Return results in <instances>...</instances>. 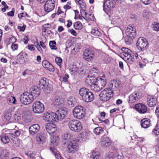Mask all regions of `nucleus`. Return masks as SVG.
Listing matches in <instances>:
<instances>
[{
	"label": "nucleus",
	"mask_w": 159,
	"mask_h": 159,
	"mask_svg": "<svg viewBox=\"0 0 159 159\" xmlns=\"http://www.w3.org/2000/svg\"><path fill=\"white\" fill-rule=\"evenodd\" d=\"M72 136L70 133L66 132L63 136V138L66 141L65 144L67 146V150L69 152L73 153L77 149L78 146V141L76 140H72Z\"/></svg>",
	"instance_id": "obj_1"
},
{
	"label": "nucleus",
	"mask_w": 159,
	"mask_h": 159,
	"mask_svg": "<svg viewBox=\"0 0 159 159\" xmlns=\"http://www.w3.org/2000/svg\"><path fill=\"white\" fill-rule=\"evenodd\" d=\"M120 57L129 64H131L134 61V58L132 56L133 52L129 48L125 47L121 48Z\"/></svg>",
	"instance_id": "obj_2"
},
{
	"label": "nucleus",
	"mask_w": 159,
	"mask_h": 159,
	"mask_svg": "<svg viewBox=\"0 0 159 159\" xmlns=\"http://www.w3.org/2000/svg\"><path fill=\"white\" fill-rule=\"evenodd\" d=\"M80 96L82 100L86 102H90L92 101L94 98L93 94L86 88L80 89Z\"/></svg>",
	"instance_id": "obj_3"
},
{
	"label": "nucleus",
	"mask_w": 159,
	"mask_h": 159,
	"mask_svg": "<svg viewBox=\"0 0 159 159\" xmlns=\"http://www.w3.org/2000/svg\"><path fill=\"white\" fill-rule=\"evenodd\" d=\"M98 72V71L96 68H93L89 71L87 76L86 78L85 82L88 85H91L96 82L97 78L96 75Z\"/></svg>",
	"instance_id": "obj_4"
},
{
	"label": "nucleus",
	"mask_w": 159,
	"mask_h": 159,
	"mask_svg": "<svg viewBox=\"0 0 159 159\" xmlns=\"http://www.w3.org/2000/svg\"><path fill=\"white\" fill-rule=\"evenodd\" d=\"M113 96V92L110 88H106L102 90L99 95L100 100L106 102L109 100Z\"/></svg>",
	"instance_id": "obj_5"
},
{
	"label": "nucleus",
	"mask_w": 159,
	"mask_h": 159,
	"mask_svg": "<svg viewBox=\"0 0 159 159\" xmlns=\"http://www.w3.org/2000/svg\"><path fill=\"white\" fill-rule=\"evenodd\" d=\"M34 98L30 93L25 92L20 96V100L22 104L27 105L31 103Z\"/></svg>",
	"instance_id": "obj_6"
},
{
	"label": "nucleus",
	"mask_w": 159,
	"mask_h": 159,
	"mask_svg": "<svg viewBox=\"0 0 159 159\" xmlns=\"http://www.w3.org/2000/svg\"><path fill=\"white\" fill-rule=\"evenodd\" d=\"M126 39H128V40H126L125 42L126 44H128V42H130L132 39L136 36L135 29L131 25H128L126 30Z\"/></svg>",
	"instance_id": "obj_7"
},
{
	"label": "nucleus",
	"mask_w": 159,
	"mask_h": 159,
	"mask_svg": "<svg viewBox=\"0 0 159 159\" xmlns=\"http://www.w3.org/2000/svg\"><path fill=\"white\" fill-rule=\"evenodd\" d=\"M32 110L35 113H42L44 110V105L39 101L35 102L32 106Z\"/></svg>",
	"instance_id": "obj_8"
},
{
	"label": "nucleus",
	"mask_w": 159,
	"mask_h": 159,
	"mask_svg": "<svg viewBox=\"0 0 159 159\" xmlns=\"http://www.w3.org/2000/svg\"><path fill=\"white\" fill-rule=\"evenodd\" d=\"M148 43L147 40L144 38H139L137 41V46L140 51H143L146 49L148 47Z\"/></svg>",
	"instance_id": "obj_9"
},
{
	"label": "nucleus",
	"mask_w": 159,
	"mask_h": 159,
	"mask_svg": "<svg viewBox=\"0 0 159 159\" xmlns=\"http://www.w3.org/2000/svg\"><path fill=\"white\" fill-rule=\"evenodd\" d=\"M115 6L114 0H106L103 5V10L107 14L110 12Z\"/></svg>",
	"instance_id": "obj_10"
},
{
	"label": "nucleus",
	"mask_w": 159,
	"mask_h": 159,
	"mask_svg": "<svg viewBox=\"0 0 159 159\" xmlns=\"http://www.w3.org/2000/svg\"><path fill=\"white\" fill-rule=\"evenodd\" d=\"M56 0H47L44 7V10L46 13L53 11L55 6Z\"/></svg>",
	"instance_id": "obj_11"
},
{
	"label": "nucleus",
	"mask_w": 159,
	"mask_h": 159,
	"mask_svg": "<svg viewBox=\"0 0 159 159\" xmlns=\"http://www.w3.org/2000/svg\"><path fill=\"white\" fill-rule=\"evenodd\" d=\"M80 120H74L70 121L69 123V126L70 129L72 131L75 132L79 131Z\"/></svg>",
	"instance_id": "obj_12"
},
{
	"label": "nucleus",
	"mask_w": 159,
	"mask_h": 159,
	"mask_svg": "<svg viewBox=\"0 0 159 159\" xmlns=\"http://www.w3.org/2000/svg\"><path fill=\"white\" fill-rule=\"evenodd\" d=\"M94 57V52L88 48L85 49L83 52V57L85 60L89 61Z\"/></svg>",
	"instance_id": "obj_13"
},
{
	"label": "nucleus",
	"mask_w": 159,
	"mask_h": 159,
	"mask_svg": "<svg viewBox=\"0 0 159 159\" xmlns=\"http://www.w3.org/2000/svg\"><path fill=\"white\" fill-rule=\"evenodd\" d=\"M39 84L42 86L43 89H46L48 90H51L52 89V86L48 84V80L46 78L43 77L39 81Z\"/></svg>",
	"instance_id": "obj_14"
},
{
	"label": "nucleus",
	"mask_w": 159,
	"mask_h": 159,
	"mask_svg": "<svg viewBox=\"0 0 159 159\" xmlns=\"http://www.w3.org/2000/svg\"><path fill=\"white\" fill-rule=\"evenodd\" d=\"M55 113L56 114V117H55V121L57 122L59 120L61 121L65 118L66 112L64 110L60 109L57 110Z\"/></svg>",
	"instance_id": "obj_15"
},
{
	"label": "nucleus",
	"mask_w": 159,
	"mask_h": 159,
	"mask_svg": "<svg viewBox=\"0 0 159 159\" xmlns=\"http://www.w3.org/2000/svg\"><path fill=\"white\" fill-rule=\"evenodd\" d=\"M55 117H56V114L55 113L53 112H46L44 114L43 118L46 121L53 122L55 121Z\"/></svg>",
	"instance_id": "obj_16"
},
{
	"label": "nucleus",
	"mask_w": 159,
	"mask_h": 159,
	"mask_svg": "<svg viewBox=\"0 0 159 159\" xmlns=\"http://www.w3.org/2000/svg\"><path fill=\"white\" fill-rule=\"evenodd\" d=\"M53 103L57 107H62L65 105V100L61 97L56 96L54 98Z\"/></svg>",
	"instance_id": "obj_17"
},
{
	"label": "nucleus",
	"mask_w": 159,
	"mask_h": 159,
	"mask_svg": "<svg viewBox=\"0 0 159 159\" xmlns=\"http://www.w3.org/2000/svg\"><path fill=\"white\" fill-rule=\"evenodd\" d=\"M157 102V97L156 96H148L147 98L148 105L151 107L156 106Z\"/></svg>",
	"instance_id": "obj_18"
},
{
	"label": "nucleus",
	"mask_w": 159,
	"mask_h": 159,
	"mask_svg": "<svg viewBox=\"0 0 159 159\" xmlns=\"http://www.w3.org/2000/svg\"><path fill=\"white\" fill-rule=\"evenodd\" d=\"M134 109L138 112L142 114L145 113L147 110L146 106L142 103H138L135 105Z\"/></svg>",
	"instance_id": "obj_19"
},
{
	"label": "nucleus",
	"mask_w": 159,
	"mask_h": 159,
	"mask_svg": "<svg viewBox=\"0 0 159 159\" xmlns=\"http://www.w3.org/2000/svg\"><path fill=\"white\" fill-rule=\"evenodd\" d=\"M111 24H113L114 26H118L120 24L121 21L120 18L119 16L116 14H114L111 18Z\"/></svg>",
	"instance_id": "obj_20"
},
{
	"label": "nucleus",
	"mask_w": 159,
	"mask_h": 159,
	"mask_svg": "<svg viewBox=\"0 0 159 159\" xmlns=\"http://www.w3.org/2000/svg\"><path fill=\"white\" fill-rule=\"evenodd\" d=\"M30 94L32 95L33 98L34 97H37L39 96L41 92V89L40 87L37 86H34L31 87L30 89Z\"/></svg>",
	"instance_id": "obj_21"
},
{
	"label": "nucleus",
	"mask_w": 159,
	"mask_h": 159,
	"mask_svg": "<svg viewBox=\"0 0 159 159\" xmlns=\"http://www.w3.org/2000/svg\"><path fill=\"white\" fill-rule=\"evenodd\" d=\"M47 131L50 134L55 132L57 130L56 125L52 123H48L46 126Z\"/></svg>",
	"instance_id": "obj_22"
},
{
	"label": "nucleus",
	"mask_w": 159,
	"mask_h": 159,
	"mask_svg": "<svg viewBox=\"0 0 159 159\" xmlns=\"http://www.w3.org/2000/svg\"><path fill=\"white\" fill-rule=\"evenodd\" d=\"M43 67L50 72H53L54 69L53 66L47 60H43L42 62Z\"/></svg>",
	"instance_id": "obj_23"
},
{
	"label": "nucleus",
	"mask_w": 159,
	"mask_h": 159,
	"mask_svg": "<svg viewBox=\"0 0 159 159\" xmlns=\"http://www.w3.org/2000/svg\"><path fill=\"white\" fill-rule=\"evenodd\" d=\"M141 96L137 93H134L130 94L129 96V102L133 103L135 102L140 98Z\"/></svg>",
	"instance_id": "obj_24"
},
{
	"label": "nucleus",
	"mask_w": 159,
	"mask_h": 159,
	"mask_svg": "<svg viewBox=\"0 0 159 159\" xmlns=\"http://www.w3.org/2000/svg\"><path fill=\"white\" fill-rule=\"evenodd\" d=\"M100 143L102 147L106 148L111 145V142L108 138L105 137L101 139Z\"/></svg>",
	"instance_id": "obj_25"
},
{
	"label": "nucleus",
	"mask_w": 159,
	"mask_h": 159,
	"mask_svg": "<svg viewBox=\"0 0 159 159\" xmlns=\"http://www.w3.org/2000/svg\"><path fill=\"white\" fill-rule=\"evenodd\" d=\"M40 129L39 125L35 124L31 126L29 129V132L30 134L32 135L38 133Z\"/></svg>",
	"instance_id": "obj_26"
},
{
	"label": "nucleus",
	"mask_w": 159,
	"mask_h": 159,
	"mask_svg": "<svg viewBox=\"0 0 159 159\" xmlns=\"http://www.w3.org/2000/svg\"><path fill=\"white\" fill-rule=\"evenodd\" d=\"M141 125L142 127L147 128L151 125V121L149 119L143 118L141 120Z\"/></svg>",
	"instance_id": "obj_27"
},
{
	"label": "nucleus",
	"mask_w": 159,
	"mask_h": 159,
	"mask_svg": "<svg viewBox=\"0 0 159 159\" xmlns=\"http://www.w3.org/2000/svg\"><path fill=\"white\" fill-rule=\"evenodd\" d=\"M45 136L43 133L38 134L36 137L37 142L39 144H43L45 142Z\"/></svg>",
	"instance_id": "obj_28"
},
{
	"label": "nucleus",
	"mask_w": 159,
	"mask_h": 159,
	"mask_svg": "<svg viewBox=\"0 0 159 159\" xmlns=\"http://www.w3.org/2000/svg\"><path fill=\"white\" fill-rule=\"evenodd\" d=\"M25 52H21L17 56V61H19L20 64L24 63L25 61Z\"/></svg>",
	"instance_id": "obj_29"
},
{
	"label": "nucleus",
	"mask_w": 159,
	"mask_h": 159,
	"mask_svg": "<svg viewBox=\"0 0 159 159\" xmlns=\"http://www.w3.org/2000/svg\"><path fill=\"white\" fill-rule=\"evenodd\" d=\"M120 84L119 81L115 80H111L109 84V86L110 88L115 89L118 88Z\"/></svg>",
	"instance_id": "obj_30"
},
{
	"label": "nucleus",
	"mask_w": 159,
	"mask_h": 159,
	"mask_svg": "<svg viewBox=\"0 0 159 159\" xmlns=\"http://www.w3.org/2000/svg\"><path fill=\"white\" fill-rule=\"evenodd\" d=\"M84 16L82 15V17L84 18L85 22H87L88 20L93 21L94 20V17L93 15L91 14H87L85 13V14Z\"/></svg>",
	"instance_id": "obj_31"
},
{
	"label": "nucleus",
	"mask_w": 159,
	"mask_h": 159,
	"mask_svg": "<svg viewBox=\"0 0 159 159\" xmlns=\"http://www.w3.org/2000/svg\"><path fill=\"white\" fill-rule=\"evenodd\" d=\"M12 110L11 108L7 109L4 112V117L7 120H10L12 116Z\"/></svg>",
	"instance_id": "obj_32"
},
{
	"label": "nucleus",
	"mask_w": 159,
	"mask_h": 159,
	"mask_svg": "<svg viewBox=\"0 0 159 159\" xmlns=\"http://www.w3.org/2000/svg\"><path fill=\"white\" fill-rule=\"evenodd\" d=\"M96 82L102 89L105 86L107 83V81L105 79L99 78L97 79Z\"/></svg>",
	"instance_id": "obj_33"
},
{
	"label": "nucleus",
	"mask_w": 159,
	"mask_h": 159,
	"mask_svg": "<svg viewBox=\"0 0 159 159\" xmlns=\"http://www.w3.org/2000/svg\"><path fill=\"white\" fill-rule=\"evenodd\" d=\"M58 138L57 136H52L51 137V145H53L54 146H57L58 145Z\"/></svg>",
	"instance_id": "obj_34"
},
{
	"label": "nucleus",
	"mask_w": 159,
	"mask_h": 159,
	"mask_svg": "<svg viewBox=\"0 0 159 159\" xmlns=\"http://www.w3.org/2000/svg\"><path fill=\"white\" fill-rule=\"evenodd\" d=\"M90 88L92 90L95 92L99 91L102 89L96 82L91 84L90 86Z\"/></svg>",
	"instance_id": "obj_35"
},
{
	"label": "nucleus",
	"mask_w": 159,
	"mask_h": 159,
	"mask_svg": "<svg viewBox=\"0 0 159 159\" xmlns=\"http://www.w3.org/2000/svg\"><path fill=\"white\" fill-rule=\"evenodd\" d=\"M86 5L85 3L83 2L82 1H81V0H80V8H82V9L80 10V13L81 16L83 15V16H85V13H86L85 11L86 9Z\"/></svg>",
	"instance_id": "obj_36"
},
{
	"label": "nucleus",
	"mask_w": 159,
	"mask_h": 159,
	"mask_svg": "<svg viewBox=\"0 0 159 159\" xmlns=\"http://www.w3.org/2000/svg\"><path fill=\"white\" fill-rule=\"evenodd\" d=\"M73 115L74 116L78 119H79L80 117V107L78 106H76L73 111Z\"/></svg>",
	"instance_id": "obj_37"
},
{
	"label": "nucleus",
	"mask_w": 159,
	"mask_h": 159,
	"mask_svg": "<svg viewBox=\"0 0 159 159\" xmlns=\"http://www.w3.org/2000/svg\"><path fill=\"white\" fill-rule=\"evenodd\" d=\"M1 137L2 141L3 143L6 144L9 142L10 139L8 135L2 134L1 136Z\"/></svg>",
	"instance_id": "obj_38"
},
{
	"label": "nucleus",
	"mask_w": 159,
	"mask_h": 159,
	"mask_svg": "<svg viewBox=\"0 0 159 159\" xmlns=\"http://www.w3.org/2000/svg\"><path fill=\"white\" fill-rule=\"evenodd\" d=\"M100 153L98 152L93 151L90 154V159H99Z\"/></svg>",
	"instance_id": "obj_39"
},
{
	"label": "nucleus",
	"mask_w": 159,
	"mask_h": 159,
	"mask_svg": "<svg viewBox=\"0 0 159 159\" xmlns=\"http://www.w3.org/2000/svg\"><path fill=\"white\" fill-rule=\"evenodd\" d=\"M116 156L114 152H109L106 154L105 159H113Z\"/></svg>",
	"instance_id": "obj_40"
},
{
	"label": "nucleus",
	"mask_w": 159,
	"mask_h": 159,
	"mask_svg": "<svg viewBox=\"0 0 159 159\" xmlns=\"http://www.w3.org/2000/svg\"><path fill=\"white\" fill-rule=\"evenodd\" d=\"M75 99L73 97H70L67 99V103L71 107H73L74 105Z\"/></svg>",
	"instance_id": "obj_41"
},
{
	"label": "nucleus",
	"mask_w": 159,
	"mask_h": 159,
	"mask_svg": "<svg viewBox=\"0 0 159 159\" xmlns=\"http://www.w3.org/2000/svg\"><path fill=\"white\" fill-rule=\"evenodd\" d=\"M7 101L8 103L12 104H15L16 99L15 98L12 96H8L7 98Z\"/></svg>",
	"instance_id": "obj_42"
},
{
	"label": "nucleus",
	"mask_w": 159,
	"mask_h": 159,
	"mask_svg": "<svg viewBox=\"0 0 159 159\" xmlns=\"http://www.w3.org/2000/svg\"><path fill=\"white\" fill-rule=\"evenodd\" d=\"M152 28L154 31H159V23L156 22H154L152 24Z\"/></svg>",
	"instance_id": "obj_43"
},
{
	"label": "nucleus",
	"mask_w": 159,
	"mask_h": 159,
	"mask_svg": "<svg viewBox=\"0 0 159 159\" xmlns=\"http://www.w3.org/2000/svg\"><path fill=\"white\" fill-rule=\"evenodd\" d=\"M91 33L93 35L97 36H99L101 34L100 31L96 27L92 29Z\"/></svg>",
	"instance_id": "obj_44"
},
{
	"label": "nucleus",
	"mask_w": 159,
	"mask_h": 159,
	"mask_svg": "<svg viewBox=\"0 0 159 159\" xmlns=\"http://www.w3.org/2000/svg\"><path fill=\"white\" fill-rule=\"evenodd\" d=\"M8 156V152L6 149H3L2 151L0 154V157L1 158L3 159Z\"/></svg>",
	"instance_id": "obj_45"
},
{
	"label": "nucleus",
	"mask_w": 159,
	"mask_h": 159,
	"mask_svg": "<svg viewBox=\"0 0 159 159\" xmlns=\"http://www.w3.org/2000/svg\"><path fill=\"white\" fill-rule=\"evenodd\" d=\"M86 114V111L83 107L80 106V119L84 118Z\"/></svg>",
	"instance_id": "obj_46"
},
{
	"label": "nucleus",
	"mask_w": 159,
	"mask_h": 159,
	"mask_svg": "<svg viewBox=\"0 0 159 159\" xmlns=\"http://www.w3.org/2000/svg\"><path fill=\"white\" fill-rule=\"evenodd\" d=\"M71 71L72 72V73L75 74L77 73L79 70V68H77L76 65H72L70 66L69 68Z\"/></svg>",
	"instance_id": "obj_47"
},
{
	"label": "nucleus",
	"mask_w": 159,
	"mask_h": 159,
	"mask_svg": "<svg viewBox=\"0 0 159 159\" xmlns=\"http://www.w3.org/2000/svg\"><path fill=\"white\" fill-rule=\"evenodd\" d=\"M49 46L52 50H56L57 48L56 46V43L54 41H50L49 43Z\"/></svg>",
	"instance_id": "obj_48"
},
{
	"label": "nucleus",
	"mask_w": 159,
	"mask_h": 159,
	"mask_svg": "<svg viewBox=\"0 0 159 159\" xmlns=\"http://www.w3.org/2000/svg\"><path fill=\"white\" fill-rule=\"evenodd\" d=\"M103 130L100 127L96 128L93 130L94 133L96 135H98L103 132Z\"/></svg>",
	"instance_id": "obj_49"
},
{
	"label": "nucleus",
	"mask_w": 159,
	"mask_h": 159,
	"mask_svg": "<svg viewBox=\"0 0 159 159\" xmlns=\"http://www.w3.org/2000/svg\"><path fill=\"white\" fill-rule=\"evenodd\" d=\"M55 61L57 64L59 66V67L61 68L62 61V59L60 57H56L55 58Z\"/></svg>",
	"instance_id": "obj_50"
},
{
	"label": "nucleus",
	"mask_w": 159,
	"mask_h": 159,
	"mask_svg": "<svg viewBox=\"0 0 159 159\" xmlns=\"http://www.w3.org/2000/svg\"><path fill=\"white\" fill-rule=\"evenodd\" d=\"M153 135L157 136L159 135V125H157L155 128L152 130Z\"/></svg>",
	"instance_id": "obj_51"
},
{
	"label": "nucleus",
	"mask_w": 159,
	"mask_h": 159,
	"mask_svg": "<svg viewBox=\"0 0 159 159\" xmlns=\"http://www.w3.org/2000/svg\"><path fill=\"white\" fill-rule=\"evenodd\" d=\"M88 135V133L85 132H83L80 134L81 138H82V140L84 141L85 140V139L87 138Z\"/></svg>",
	"instance_id": "obj_52"
},
{
	"label": "nucleus",
	"mask_w": 159,
	"mask_h": 159,
	"mask_svg": "<svg viewBox=\"0 0 159 159\" xmlns=\"http://www.w3.org/2000/svg\"><path fill=\"white\" fill-rule=\"evenodd\" d=\"M25 154L27 157H29L32 159L34 158V157L35 156V154L34 153L30 151L28 153H26Z\"/></svg>",
	"instance_id": "obj_53"
},
{
	"label": "nucleus",
	"mask_w": 159,
	"mask_h": 159,
	"mask_svg": "<svg viewBox=\"0 0 159 159\" xmlns=\"http://www.w3.org/2000/svg\"><path fill=\"white\" fill-rule=\"evenodd\" d=\"M26 16L28 17L29 16L26 13H21L18 15V17L20 19L21 18L23 17H26Z\"/></svg>",
	"instance_id": "obj_54"
},
{
	"label": "nucleus",
	"mask_w": 159,
	"mask_h": 159,
	"mask_svg": "<svg viewBox=\"0 0 159 159\" xmlns=\"http://www.w3.org/2000/svg\"><path fill=\"white\" fill-rule=\"evenodd\" d=\"M18 45L16 43H13L11 46V48L12 49V50L15 51L16 50H17L18 49Z\"/></svg>",
	"instance_id": "obj_55"
},
{
	"label": "nucleus",
	"mask_w": 159,
	"mask_h": 159,
	"mask_svg": "<svg viewBox=\"0 0 159 159\" xmlns=\"http://www.w3.org/2000/svg\"><path fill=\"white\" fill-rule=\"evenodd\" d=\"M15 9L14 8L12 9L11 11L7 13V15L13 17L14 16L15 13Z\"/></svg>",
	"instance_id": "obj_56"
},
{
	"label": "nucleus",
	"mask_w": 159,
	"mask_h": 159,
	"mask_svg": "<svg viewBox=\"0 0 159 159\" xmlns=\"http://www.w3.org/2000/svg\"><path fill=\"white\" fill-rule=\"evenodd\" d=\"M50 150L51 152L55 155L56 153H58L59 152L57 151L56 148H53L52 147H51L50 148Z\"/></svg>",
	"instance_id": "obj_57"
},
{
	"label": "nucleus",
	"mask_w": 159,
	"mask_h": 159,
	"mask_svg": "<svg viewBox=\"0 0 159 159\" xmlns=\"http://www.w3.org/2000/svg\"><path fill=\"white\" fill-rule=\"evenodd\" d=\"M80 51V48H79L78 45H77L75 46V47L72 50V52L73 53H74V52H75V53H77L79 52Z\"/></svg>",
	"instance_id": "obj_58"
},
{
	"label": "nucleus",
	"mask_w": 159,
	"mask_h": 159,
	"mask_svg": "<svg viewBox=\"0 0 159 159\" xmlns=\"http://www.w3.org/2000/svg\"><path fill=\"white\" fill-rule=\"evenodd\" d=\"M27 48L30 50L34 51L35 50V48L34 45H28Z\"/></svg>",
	"instance_id": "obj_59"
},
{
	"label": "nucleus",
	"mask_w": 159,
	"mask_h": 159,
	"mask_svg": "<svg viewBox=\"0 0 159 159\" xmlns=\"http://www.w3.org/2000/svg\"><path fill=\"white\" fill-rule=\"evenodd\" d=\"M74 11L75 13V19H80V15L79 14V12L77 10H75Z\"/></svg>",
	"instance_id": "obj_60"
},
{
	"label": "nucleus",
	"mask_w": 159,
	"mask_h": 159,
	"mask_svg": "<svg viewBox=\"0 0 159 159\" xmlns=\"http://www.w3.org/2000/svg\"><path fill=\"white\" fill-rule=\"evenodd\" d=\"M74 26L75 29H79L80 28V22L79 21L75 22L74 24Z\"/></svg>",
	"instance_id": "obj_61"
},
{
	"label": "nucleus",
	"mask_w": 159,
	"mask_h": 159,
	"mask_svg": "<svg viewBox=\"0 0 159 159\" xmlns=\"http://www.w3.org/2000/svg\"><path fill=\"white\" fill-rule=\"evenodd\" d=\"M141 2L142 3L146 5L149 4L151 3L150 0H142Z\"/></svg>",
	"instance_id": "obj_62"
},
{
	"label": "nucleus",
	"mask_w": 159,
	"mask_h": 159,
	"mask_svg": "<svg viewBox=\"0 0 159 159\" xmlns=\"http://www.w3.org/2000/svg\"><path fill=\"white\" fill-rule=\"evenodd\" d=\"M14 118L16 121H19L20 119V116L15 114L14 116Z\"/></svg>",
	"instance_id": "obj_63"
},
{
	"label": "nucleus",
	"mask_w": 159,
	"mask_h": 159,
	"mask_svg": "<svg viewBox=\"0 0 159 159\" xmlns=\"http://www.w3.org/2000/svg\"><path fill=\"white\" fill-rule=\"evenodd\" d=\"M155 112L156 115L157 116L158 118H159V106H157V107Z\"/></svg>",
	"instance_id": "obj_64"
}]
</instances>
